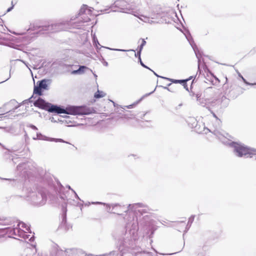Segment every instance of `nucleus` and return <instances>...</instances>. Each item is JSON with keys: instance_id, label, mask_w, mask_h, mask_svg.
Listing matches in <instances>:
<instances>
[{"instance_id": "f257e3e1", "label": "nucleus", "mask_w": 256, "mask_h": 256, "mask_svg": "<svg viewBox=\"0 0 256 256\" xmlns=\"http://www.w3.org/2000/svg\"><path fill=\"white\" fill-rule=\"evenodd\" d=\"M230 146L240 157L246 156L256 160V149L248 148L244 144L237 142H232Z\"/></svg>"}, {"instance_id": "ddd939ff", "label": "nucleus", "mask_w": 256, "mask_h": 256, "mask_svg": "<svg viewBox=\"0 0 256 256\" xmlns=\"http://www.w3.org/2000/svg\"><path fill=\"white\" fill-rule=\"evenodd\" d=\"M210 75L214 77L216 80H217L218 82H220V80L216 76H214L212 74L210 73Z\"/></svg>"}, {"instance_id": "9b49d317", "label": "nucleus", "mask_w": 256, "mask_h": 256, "mask_svg": "<svg viewBox=\"0 0 256 256\" xmlns=\"http://www.w3.org/2000/svg\"><path fill=\"white\" fill-rule=\"evenodd\" d=\"M146 44V42L145 41V40L144 39H142V42L140 46V50H139V52H138V54H140V52L142 51V48H143V46Z\"/></svg>"}, {"instance_id": "1a4fd4ad", "label": "nucleus", "mask_w": 256, "mask_h": 256, "mask_svg": "<svg viewBox=\"0 0 256 256\" xmlns=\"http://www.w3.org/2000/svg\"><path fill=\"white\" fill-rule=\"evenodd\" d=\"M36 84L40 86L43 90H46L47 88L46 81L43 80L41 81H38L36 82Z\"/></svg>"}, {"instance_id": "f8f14e48", "label": "nucleus", "mask_w": 256, "mask_h": 256, "mask_svg": "<svg viewBox=\"0 0 256 256\" xmlns=\"http://www.w3.org/2000/svg\"><path fill=\"white\" fill-rule=\"evenodd\" d=\"M139 54V59H140V64L141 65L144 66V68H147V66H146L144 64V63L142 62L141 60V59H140V54Z\"/></svg>"}, {"instance_id": "f3484780", "label": "nucleus", "mask_w": 256, "mask_h": 256, "mask_svg": "<svg viewBox=\"0 0 256 256\" xmlns=\"http://www.w3.org/2000/svg\"><path fill=\"white\" fill-rule=\"evenodd\" d=\"M212 114H213V116H214V118H217L215 114L212 113Z\"/></svg>"}, {"instance_id": "7ed1b4c3", "label": "nucleus", "mask_w": 256, "mask_h": 256, "mask_svg": "<svg viewBox=\"0 0 256 256\" xmlns=\"http://www.w3.org/2000/svg\"><path fill=\"white\" fill-rule=\"evenodd\" d=\"M34 106L38 108L47 110L48 108L49 104L46 102L44 100L41 98H39L34 104Z\"/></svg>"}, {"instance_id": "a211bd4d", "label": "nucleus", "mask_w": 256, "mask_h": 256, "mask_svg": "<svg viewBox=\"0 0 256 256\" xmlns=\"http://www.w3.org/2000/svg\"><path fill=\"white\" fill-rule=\"evenodd\" d=\"M20 225H22V226H24V223H21L20 224Z\"/></svg>"}, {"instance_id": "20e7f679", "label": "nucleus", "mask_w": 256, "mask_h": 256, "mask_svg": "<svg viewBox=\"0 0 256 256\" xmlns=\"http://www.w3.org/2000/svg\"><path fill=\"white\" fill-rule=\"evenodd\" d=\"M47 110L51 112H56L57 114H64L66 112L65 110L56 106L50 105V104Z\"/></svg>"}, {"instance_id": "2eb2a0df", "label": "nucleus", "mask_w": 256, "mask_h": 256, "mask_svg": "<svg viewBox=\"0 0 256 256\" xmlns=\"http://www.w3.org/2000/svg\"><path fill=\"white\" fill-rule=\"evenodd\" d=\"M56 142H64V141L62 139H58Z\"/></svg>"}, {"instance_id": "6ab92c4d", "label": "nucleus", "mask_w": 256, "mask_h": 256, "mask_svg": "<svg viewBox=\"0 0 256 256\" xmlns=\"http://www.w3.org/2000/svg\"><path fill=\"white\" fill-rule=\"evenodd\" d=\"M182 223L184 224L183 225H184V226H186V224L185 222H182Z\"/></svg>"}, {"instance_id": "39448f33", "label": "nucleus", "mask_w": 256, "mask_h": 256, "mask_svg": "<svg viewBox=\"0 0 256 256\" xmlns=\"http://www.w3.org/2000/svg\"><path fill=\"white\" fill-rule=\"evenodd\" d=\"M88 68L86 66H80L79 67V68L77 70H74L71 72V74H82L84 72V70H88Z\"/></svg>"}, {"instance_id": "9d476101", "label": "nucleus", "mask_w": 256, "mask_h": 256, "mask_svg": "<svg viewBox=\"0 0 256 256\" xmlns=\"http://www.w3.org/2000/svg\"><path fill=\"white\" fill-rule=\"evenodd\" d=\"M106 94L102 91L98 90L94 95V98H100L105 96Z\"/></svg>"}, {"instance_id": "dca6fc26", "label": "nucleus", "mask_w": 256, "mask_h": 256, "mask_svg": "<svg viewBox=\"0 0 256 256\" xmlns=\"http://www.w3.org/2000/svg\"><path fill=\"white\" fill-rule=\"evenodd\" d=\"M12 7H13V6H12V8H9L8 10V12H10V11L11 10V9L12 8Z\"/></svg>"}, {"instance_id": "423d86ee", "label": "nucleus", "mask_w": 256, "mask_h": 256, "mask_svg": "<svg viewBox=\"0 0 256 256\" xmlns=\"http://www.w3.org/2000/svg\"><path fill=\"white\" fill-rule=\"evenodd\" d=\"M170 81L171 82L174 83V84H182L184 87L186 86V82L189 80V79H186L184 80H176L174 79H171V78H168Z\"/></svg>"}, {"instance_id": "0eeeda50", "label": "nucleus", "mask_w": 256, "mask_h": 256, "mask_svg": "<svg viewBox=\"0 0 256 256\" xmlns=\"http://www.w3.org/2000/svg\"><path fill=\"white\" fill-rule=\"evenodd\" d=\"M16 231L18 232H20V234H18V236L21 237L22 236H23L22 232H20L18 228H14L10 230V236L14 238V236H17Z\"/></svg>"}, {"instance_id": "f03ea898", "label": "nucleus", "mask_w": 256, "mask_h": 256, "mask_svg": "<svg viewBox=\"0 0 256 256\" xmlns=\"http://www.w3.org/2000/svg\"><path fill=\"white\" fill-rule=\"evenodd\" d=\"M64 114H85L86 112L83 108L80 106H71L67 108Z\"/></svg>"}, {"instance_id": "4468645a", "label": "nucleus", "mask_w": 256, "mask_h": 256, "mask_svg": "<svg viewBox=\"0 0 256 256\" xmlns=\"http://www.w3.org/2000/svg\"><path fill=\"white\" fill-rule=\"evenodd\" d=\"M242 79H243L244 81L246 84H252V85L256 84V82H254L253 83H250H250H248V82H246V80H244V78H242Z\"/></svg>"}, {"instance_id": "6e6552de", "label": "nucleus", "mask_w": 256, "mask_h": 256, "mask_svg": "<svg viewBox=\"0 0 256 256\" xmlns=\"http://www.w3.org/2000/svg\"><path fill=\"white\" fill-rule=\"evenodd\" d=\"M42 88L40 86L37 85L35 86L34 89V94H36L38 96H42Z\"/></svg>"}]
</instances>
